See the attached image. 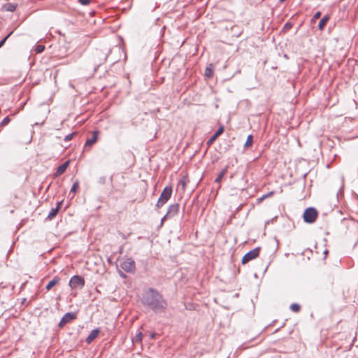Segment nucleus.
Here are the masks:
<instances>
[{
  "mask_svg": "<svg viewBox=\"0 0 358 358\" xmlns=\"http://www.w3.org/2000/svg\"><path fill=\"white\" fill-rule=\"evenodd\" d=\"M99 329H93L88 336L86 338V342L89 344L91 343L99 335Z\"/></svg>",
  "mask_w": 358,
  "mask_h": 358,
  "instance_id": "4468645a",
  "label": "nucleus"
},
{
  "mask_svg": "<svg viewBox=\"0 0 358 358\" xmlns=\"http://www.w3.org/2000/svg\"><path fill=\"white\" fill-rule=\"evenodd\" d=\"M17 4L14 3H5L2 6V10L9 12H13L17 8Z\"/></svg>",
  "mask_w": 358,
  "mask_h": 358,
  "instance_id": "2eb2a0df",
  "label": "nucleus"
},
{
  "mask_svg": "<svg viewBox=\"0 0 358 358\" xmlns=\"http://www.w3.org/2000/svg\"><path fill=\"white\" fill-rule=\"evenodd\" d=\"M227 166H226L225 168L222 169V171L220 172V173L216 177V178L215 180V182L220 183L222 179V178L224 177V176L227 173Z\"/></svg>",
  "mask_w": 358,
  "mask_h": 358,
  "instance_id": "a211bd4d",
  "label": "nucleus"
},
{
  "mask_svg": "<svg viewBox=\"0 0 358 358\" xmlns=\"http://www.w3.org/2000/svg\"><path fill=\"white\" fill-rule=\"evenodd\" d=\"M291 27H292V24L289 22H287L284 26V29H289Z\"/></svg>",
  "mask_w": 358,
  "mask_h": 358,
  "instance_id": "2f4dec72",
  "label": "nucleus"
},
{
  "mask_svg": "<svg viewBox=\"0 0 358 358\" xmlns=\"http://www.w3.org/2000/svg\"><path fill=\"white\" fill-rule=\"evenodd\" d=\"M10 121V119L8 116L6 117L0 123L1 127H3L8 124Z\"/></svg>",
  "mask_w": 358,
  "mask_h": 358,
  "instance_id": "a878e982",
  "label": "nucleus"
},
{
  "mask_svg": "<svg viewBox=\"0 0 358 358\" xmlns=\"http://www.w3.org/2000/svg\"><path fill=\"white\" fill-rule=\"evenodd\" d=\"M172 194V187H165L160 194L159 198L157 202V207L160 208L163 206L171 198Z\"/></svg>",
  "mask_w": 358,
  "mask_h": 358,
  "instance_id": "f03ea898",
  "label": "nucleus"
},
{
  "mask_svg": "<svg viewBox=\"0 0 358 358\" xmlns=\"http://www.w3.org/2000/svg\"><path fill=\"white\" fill-rule=\"evenodd\" d=\"M224 131V127L221 126L218 128V129L215 131V133L210 138L208 141L207 144L210 145L212 144L219 136H220Z\"/></svg>",
  "mask_w": 358,
  "mask_h": 358,
  "instance_id": "9d476101",
  "label": "nucleus"
},
{
  "mask_svg": "<svg viewBox=\"0 0 358 358\" xmlns=\"http://www.w3.org/2000/svg\"><path fill=\"white\" fill-rule=\"evenodd\" d=\"M69 164V162L67 161V162H65L64 163H63L62 164L59 165L57 167L56 172L55 173V176L57 177V176H61L62 173H64L65 172V171L66 170Z\"/></svg>",
  "mask_w": 358,
  "mask_h": 358,
  "instance_id": "f8f14e48",
  "label": "nucleus"
},
{
  "mask_svg": "<svg viewBox=\"0 0 358 358\" xmlns=\"http://www.w3.org/2000/svg\"><path fill=\"white\" fill-rule=\"evenodd\" d=\"M180 206L178 203H173L169 206L166 214L162 218L161 222L163 223L165 220L173 217L179 212Z\"/></svg>",
  "mask_w": 358,
  "mask_h": 358,
  "instance_id": "423d86ee",
  "label": "nucleus"
},
{
  "mask_svg": "<svg viewBox=\"0 0 358 358\" xmlns=\"http://www.w3.org/2000/svg\"><path fill=\"white\" fill-rule=\"evenodd\" d=\"M76 134V132H72V133H71V134H69L66 135V136L64 137V141L67 142V141H71V140L73 138V137Z\"/></svg>",
  "mask_w": 358,
  "mask_h": 358,
  "instance_id": "bb28decb",
  "label": "nucleus"
},
{
  "mask_svg": "<svg viewBox=\"0 0 358 358\" xmlns=\"http://www.w3.org/2000/svg\"><path fill=\"white\" fill-rule=\"evenodd\" d=\"M106 181V178L105 176H102V177L99 178V183H101L102 185L105 184Z\"/></svg>",
  "mask_w": 358,
  "mask_h": 358,
  "instance_id": "7c9ffc66",
  "label": "nucleus"
},
{
  "mask_svg": "<svg viewBox=\"0 0 358 358\" xmlns=\"http://www.w3.org/2000/svg\"><path fill=\"white\" fill-rule=\"evenodd\" d=\"M329 16L328 15H324L318 24V29L320 30H322L324 27L326 26L327 22L329 20Z\"/></svg>",
  "mask_w": 358,
  "mask_h": 358,
  "instance_id": "dca6fc26",
  "label": "nucleus"
},
{
  "mask_svg": "<svg viewBox=\"0 0 358 358\" xmlns=\"http://www.w3.org/2000/svg\"><path fill=\"white\" fill-rule=\"evenodd\" d=\"M120 275L122 276V277H125V274H124L122 272L120 273Z\"/></svg>",
  "mask_w": 358,
  "mask_h": 358,
  "instance_id": "4c0bfd02",
  "label": "nucleus"
},
{
  "mask_svg": "<svg viewBox=\"0 0 358 358\" xmlns=\"http://www.w3.org/2000/svg\"><path fill=\"white\" fill-rule=\"evenodd\" d=\"M231 30V36L237 38L241 36L242 31L239 26L238 25H231L230 27Z\"/></svg>",
  "mask_w": 358,
  "mask_h": 358,
  "instance_id": "ddd939ff",
  "label": "nucleus"
},
{
  "mask_svg": "<svg viewBox=\"0 0 358 358\" xmlns=\"http://www.w3.org/2000/svg\"><path fill=\"white\" fill-rule=\"evenodd\" d=\"M211 64L206 67L205 69V76L208 78H211L213 76V69L211 68Z\"/></svg>",
  "mask_w": 358,
  "mask_h": 358,
  "instance_id": "4be33fe9",
  "label": "nucleus"
},
{
  "mask_svg": "<svg viewBox=\"0 0 358 358\" xmlns=\"http://www.w3.org/2000/svg\"><path fill=\"white\" fill-rule=\"evenodd\" d=\"M317 216V210L315 208L310 207L305 210L303 217L305 222L312 224L315 222Z\"/></svg>",
  "mask_w": 358,
  "mask_h": 358,
  "instance_id": "7ed1b4c3",
  "label": "nucleus"
},
{
  "mask_svg": "<svg viewBox=\"0 0 358 358\" xmlns=\"http://www.w3.org/2000/svg\"><path fill=\"white\" fill-rule=\"evenodd\" d=\"M142 338H143V334L142 332H138L135 338H134L133 341L134 342H138V343H141V341H142Z\"/></svg>",
  "mask_w": 358,
  "mask_h": 358,
  "instance_id": "b1692460",
  "label": "nucleus"
},
{
  "mask_svg": "<svg viewBox=\"0 0 358 358\" xmlns=\"http://www.w3.org/2000/svg\"><path fill=\"white\" fill-rule=\"evenodd\" d=\"M260 248L257 247L248 252L242 258V264H245L257 258L259 255Z\"/></svg>",
  "mask_w": 358,
  "mask_h": 358,
  "instance_id": "6e6552de",
  "label": "nucleus"
},
{
  "mask_svg": "<svg viewBox=\"0 0 358 358\" xmlns=\"http://www.w3.org/2000/svg\"><path fill=\"white\" fill-rule=\"evenodd\" d=\"M85 285V279L79 275H73L69 281V286L71 289L82 288Z\"/></svg>",
  "mask_w": 358,
  "mask_h": 358,
  "instance_id": "0eeeda50",
  "label": "nucleus"
},
{
  "mask_svg": "<svg viewBox=\"0 0 358 358\" xmlns=\"http://www.w3.org/2000/svg\"><path fill=\"white\" fill-rule=\"evenodd\" d=\"M78 187H79V181L77 180L73 182V184L71 187V189L70 190V194L73 193L72 197H73V196L76 194V191L78 190Z\"/></svg>",
  "mask_w": 358,
  "mask_h": 358,
  "instance_id": "aec40b11",
  "label": "nucleus"
},
{
  "mask_svg": "<svg viewBox=\"0 0 358 358\" xmlns=\"http://www.w3.org/2000/svg\"><path fill=\"white\" fill-rule=\"evenodd\" d=\"M110 50H96L94 55V62L98 65L103 64L109 55Z\"/></svg>",
  "mask_w": 358,
  "mask_h": 358,
  "instance_id": "20e7f679",
  "label": "nucleus"
},
{
  "mask_svg": "<svg viewBox=\"0 0 358 358\" xmlns=\"http://www.w3.org/2000/svg\"><path fill=\"white\" fill-rule=\"evenodd\" d=\"M78 2L84 6L89 5L91 2V0H78Z\"/></svg>",
  "mask_w": 358,
  "mask_h": 358,
  "instance_id": "c756f323",
  "label": "nucleus"
},
{
  "mask_svg": "<svg viewBox=\"0 0 358 358\" xmlns=\"http://www.w3.org/2000/svg\"><path fill=\"white\" fill-rule=\"evenodd\" d=\"M300 309L301 306L298 303H292L290 306V310L294 313H298Z\"/></svg>",
  "mask_w": 358,
  "mask_h": 358,
  "instance_id": "5701e85b",
  "label": "nucleus"
},
{
  "mask_svg": "<svg viewBox=\"0 0 358 358\" xmlns=\"http://www.w3.org/2000/svg\"><path fill=\"white\" fill-rule=\"evenodd\" d=\"M327 254H328V250H325L324 251V259H326Z\"/></svg>",
  "mask_w": 358,
  "mask_h": 358,
  "instance_id": "72a5a7b5",
  "label": "nucleus"
},
{
  "mask_svg": "<svg viewBox=\"0 0 358 358\" xmlns=\"http://www.w3.org/2000/svg\"><path fill=\"white\" fill-rule=\"evenodd\" d=\"M45 46L43 45H38L35 48V52L36 53H41L44 51Z\"/></svg>",
  "mask_w": 358,
  "mask_h": 358,
  "instance_id": "393cba45",
  "label": "nucleus"
},
{
  "mask_svg": "<svg viewBox=\"0 0 358 358\" xmlns=\"http://www.w3.org/2000/svg\"><path fill=\"white\" fill-rule=\"evenodd\" d=\"M58 212L59 206H56L55 208H52L49 214L48 215L47 219L49 220H52L57 215Z\"/></svg>",
  "mask_w": 358,
  "mask_h": 358,
  "instance_id": "f3484780",
  "label": "nucleus"
},
{
  "mask_svg": "<svg viewBox=\"0 0 358 358\" xmlns=\"http://www.w3.org/2000/svg\"><path fill=\"white\" fill-rule=\"evenodd\" d=\"M273 194V192H270L266 195H268V197L271 196Z\"/></svg>",
  "mask_w": 358,
  "mask_h": 358,
  "instance_id": "e433bc0d",
  "label": "nucleus"
},
{
  "mask_svg": "<svg viewBox=\"0 0 358 358\" xmlns=\"http://www.w3.org/2000/svg\"><path fill=\"white\" fill-rule=\"evenodd\" d=\"M13 34V31L10 32L6 36H5L1 41H0V48H1L4 43H6V40L8 38V37Z\"/></svg>",
  "mask_w": 358,
  "mask_h": 358,
  "instance_id": "cd10ccee",
  "label": "nucleus"
},
{
  "mask_svg": "<svg viewBox=\"0 0 358 358\" xmlns=\"http://www.w3.org/2000/svg\"><path fill=\"white\" fill-rule=\"evenodd\" d=\"M321 16V12L317 11L316 12L314 15L313 16L312 21H315L317 19H318Z\"/></svg>",
  "mask_w": 358,
  "mask_h": 358,
  "instance_id": "c85d7f7f",
  "label": "nucleus"
},
{
  "mask_svg": "<svg viewBox=\"0 0 358 358\" xmlns=\"http://www.w3.org/2000/svg\"><path fill=\"white\" fill-rule=\"evenodd\" d=\"M59 281V278L58 277H55L52 280H51L48 285H46L45 288L47 290H50L55 285H56Z\"/></svg>",
  "mask_w": 358,
  "mask_h": 358,
  "instance_id": "6ab92c4d",
  "label": "nucleus"
},
{
  "mask_svg": "<svg viewBox=\"0 0 358 358\" xmlns=\"http://www.w3.org/2000/svg\"><path fill=\"white\" fill-rule=\"evenodd\" d=\"M252 141H253V136H252V135H249L247 137V139H246V141L245 143L244 147L246 148L250 147L252 145Z\"/></svg>",
  "mask_w": 358,
  "mask_h": 358,
  "instance_id": "412c9836",
  "label": "nucleus"
},
{
  "mask_svg": "<svg viewBox=\"0 0 358 358\" xmlns=\"http://www.w3.org/2000/svg\"><path fill=\"white\" fill-rule=\"evenodd\" d=\"M120 267L127 273H133L136 270L135 262L131 258H127L120 262Z\"/></svg>",
  "mask_w": 358,
  "mask_h": 358,
  "instance_id": "39448f33",
  "label": "nucleus"
},
{
  "mask_svg": "<svg viewBox=\"0 0 358 358\" xmlns=\"http://www.w3.org/2000/svg\"><path fill=\"white\" fill-rule=\"evenodd\" d=\"M76 318V313H67L61 319L58 324L59 328H63L66 324Z\"/></svg>",
  "mask_w": 358,
  "mask_h": 358,
  "instance_id": "1a4fd4ad",
  "label": "nucleus"
},
{
  "mask_svg": "<svg viewBox=\"0 0 358 358\" xmlns=\"http://www.w3.org/2000/svg\"><path fill=\"white\" fill-rule=\"evenodd\" d=\"M62 203V201L57 203V206H59V209L60 208Z\"/></svg>",
  "mask_w": 358,
  "mask_h": 358,
  "instance_id": "f704fd0d",
  "label": "nucleus"
},
{
  "mask_svg": "<svg viewBox=\"0 0 358 358\" xmlns=\"http://www.w3.org/2000/svg\"><path fill=\"white\" fill-rule=\"evenodd\" d=\"M266 198H268V195L264 194V195H263L262 196H261L260 198H259V201H263V200H264V199H266Z\"/></svg>",
  "mask_w": 358,
  "mask_h": 358,
  "instance_id": "473e14b6",
  "label": "nucleus"
},
{
  "mask_svg": "<svg viewBox=\"0 0 358 358\" xmlns=\"http://www.w3.org/2000/svg\"><path fill=\"white\" fill-rule=\"evenodd\" d=\"M285 0H280V2H283L285 1Z\"/></svg>",
  "mask_w": 358,
  "mask_h": 358,
  "instance_id": "58836bf2",
  "label": "nucleus"
},
{
  "mask_svg": "<svg viewBox=\"0 0 358 358\" xmlns=\"http://www.w3.org/2000/svg\"><path fill=\"white\" fill-rule=\"evenodd\" d=\"M142 301L145 306L156 313L164 312L166 309V301L157 290L153 288H149L144 292Z\"/></svg>",
  "mask_w": 358,
  "mask_h": 358,
  "instance_id": "f257e3e1",
  "label": "nucleus"
},
{
  "mask_svg": "<svg viewBox=\"0 0 358 358\" xmlns=\"http://www.w3.org/2000/svg\"><path fill=\"white\" fill-rule=\"evenodd\" d=\"M155 336H156V333H152V334H151L150 335V338H154L155 337Z\"/></svg>",
  "mask_w": 358,
  "mask_h": 358,
  "instance_id": "c9c22d12",
  "label": "nucleus"
},
{
  "mask_svg": "<svg viewBox=\"0 0 358 358\" xmlns=\"http://www.w3.org/2000/svg\"><path fill=\"white\" fill-rule=\"evenodd\" d=\"M99 133V131H94L93 134H92V136L86 141L85 146V147L91 146L93 144H94L98 139Z\"/></svg>",
  "mask_w": 358,
  "mask_h": 358,
  "instance_id": "9b49d317",
  "label": "nucleus"
}]
</instances>
